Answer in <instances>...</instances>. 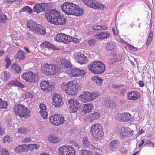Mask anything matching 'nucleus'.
<instances>
[{"label":"nucleus","mask_w":155,"mask_h":155,"mask_svg":"<svg viewBox=\"0 0 155 155\" xmlns=\"http://www.w3.org/2000/svg\"><path fill=\"white\" fill-rule=\"evenodd\" d=\"M39 107L40 109V112L41 116L44 119H46L47 118L48 112L45 105L44 104H41Z\"/></svg>","instance_id":"nucleus-23"},{"label":"nucleus","mask_w":155,"mask_h":155,"mask_svg":"<svg viewBox=\"0 0 155 155\" xmlns=\"http://www.w3.org/2000/svg\"><path fill=\"white\" fill-rule=\"evenodd\" d=\"M110 35L106 32H101L96 34L95 37L98 39H103L109 38Z\"/></svg>","instance_id":"nucleus-30"},{"label":"nucleus","mask_w":155,"mask_h":155,"mask_svg":"<svg viewBox=\"0 0 155 155\" xmlns=\"http://www.w3.org/2000/svg\"><path fill=\"white\" fill-rule=\"evenodd\" d=\"M17 132L18 133L25 134L27 133L28 130L25 128L21 127L18 129Z\"/></svg>","instance_id":"nucleus-51"},{"label":"nucleus","mask_w":155,"mask_h":155,"mask_svg":"<svg viewBox=\"0 0 155 155\" xmlns=\"http://www.w3.org/2000/svg\"><path fill=\"white\" fill-rule=\"evenodd\" d=\"M74 12L73 15H74L76 16H81L83 14L84 11L83 9L80 8L78 5H75Z\"/></svg>","instance_id":"nucleus-29"},{"label":"nucleus","mask_w":155,"mask_h":155,"mask_svg":"<svg viewBox=\"0 0 155 155\" xmlns=\"http://www.w3.org/2000/svg\"><path fill=\"white\" fill-rule=\"evenodd\" d=\"M70 38L71 39L70 41H69V42H68V43L71 41H72L75 43H78L79 42V40L77 38H73L71 37L70 36Z\"/></svg>","instance_id":"nucleus-60"},{"label":"nucleus","mask_w":155,"mask_h":155,"mask_svg":"<svg viewBox=\"0 0 155 155\" xmlns=\"http://www.w3.org/2000/svg\"><path fill=\"white\" fill-rule=\"evenodd\" d=\"M4 79L5 81H7L10 78V74L9 72L5 71L4 72Z\"/></svg>","instance_id":"nucleus-57"},{"label":"nucleus","mask_w":155,"mask_h":155,"mask_svg":"<svg viewBox=\"0 0 155 155\" xmlns=\"http://www.w3.org/2000/svg\"><path fill=\"white\" fill-rule=\"evenodd\" d=\"M14 112L16 115L21 117H28L30 114V110L22 104H16L13 108Z\"/></svg>","instance_id":"nucleus-5"},{"label":"nucleus","mask_w":155,"mask_h":155,"mask_svg":"<svg viewBox=\"0 0 155 155\" xmlns=\"http://www.w3.org/2000/svg\"><path fill=\"white\" fill-rule=\"evenodd\" d=\"M25 97L26 98L29 99L31 100L33 98L34 96L32 93L29 92H27L25 94Z\"/></svg>","instance_id":"nucleus-58"},{"label":"nucleus","mask_w":155,"mask_h":155,"mask_svg":"<svg viewBox=\"0 0 155 155\" xmlns=\"http://www.w3.org/2000/svg\"><path fill=\"white\" fill-rule=\"evenodd\" d=\"M83 145L84 147H87L89 145L90 143L87 137H84L82 141Z\"/></svg>","instance_id":"nucleus-50"},{"label":"nucleus","mask_w":155,"mask_h":155,"mask_svg":"<svg viewBox=\"0 0 155 155\" xmlns=\"http://www.w3.org/2000/svg\"><path fill=\"white\" fill-rule=\"evenodd\" d=\"M61 64L62 67L65 69L69 68L71 67L70 62L65 59H62L61 61Z\"/></svg>","instance_id":"nucleus-35"},{"label":"nucleus","mask_w":155,"mask_h":155,"mask_svg":"<svg viewBox=\"0 0 155 155\" xmlns=\"http://www.w3.org/2000/svg\"><path fill=\"white\" fill-rule=\"evenodd\" d=\"M57 118L56 125H61L65 121L64 117L60 114H58Z\"/></svg>","instance_id":"nucleus-40"},{"label":"nucleus","mask_w":155,"mask_h":155,"mask_svg":"<svg viewBox=\"0 0 155 155\" xmlns=\"http://www.w3.org/2000/svg\"><path fill=\"white\" fill-rule=\"evenodd\" d=\"M41 46L43 48H47L49 49L51 48L53 49L54 47L52 44L47 41H45L42 43Z\"/></svg>","instance_id":"nucleus-38"},{"label":"nucleus","mask_w":155,"mask_h":155,"mask_svg":"<svg viewBox=\"0 0 155 155\" xmlns=\"http://www.w3.org/2000/svg\"><path fill=\"white\" fill-rule=\"evenodd\" d=\"M2 155H9V153L8 150L5 149H4L1 152Z\"/></svg>","instance_id":"nucleus-61"},{"label":"nucleus","mask_w":155,"mask_h":155,"mask_svg":"<svg viewBox=\"0 0 155 155\" xmlns=\"http://www.w3.org/2000/svg\"><path fill=\"white\" fill-rule=\"evenodd\" d=\"M79 100L83 103L89 102L90 101L89 95V91L83 92L78 97Z\"/></svg>","instance_id":"nucleus-17"},{"label":"nucleus","mask_w":155,"mask_h":155,"mask_svg":"<svg viewBox=\"0 0 155 155\" xmlns=\"http://www.w3.org/2000/svg\"><path fill=\"white\" fill-rule=\"evenodd\" d=\"M68 148V146H63L59 148L58 153L60 155H67Z\"/></svg>","instance_id":"nucleus-28"},{"label":"nucleus","mask_w":155,"mask_h":155,"mask_svg":"<svg viewBox=\"0 0 155 155\" xmlns=\"http://www.w3.org/2000/svg\"><path fill=\"white\" fill-rule=\"evenodd\" d=\"M41 89L46 92H51L52 90L51 83L46 81H43L40 83Z\"/></svg>","instance_id":"nucleus-15"},{"label":"nucleus","mask_w":155,"mask_h":155,"mask_svg":"<svg viewBox=\"0 0 155 155\" xmlns=\"http://www.w3.org/2000/svg\"><path fill=\"white\" fill-rule=\"evenodd\" d=\"M78 87V84L72 81L63 83L61 85L62 89L67 94L72 96L77 95Z\"/></svg>","instance_id":"nucleus-2"},{"label":"nucleus","mask_w":155,"mask_h":155,"mask_svg":"<svg viewBox=\"0 0 155 155\" xmlns=\"http://www.w3.org/2000/svg\"><path fill=\"white\" fill-rule=\"evenodd\" d=\"M21 77L26 82L30 83H35L38 81L39 79L38 74L31 71L23 73Z\"/></svg>","instance_id":"nucleus-7"},{"label":"nucleus","mask_w":155,"mask_h":155,"mask_svg":"<svg viewBox=\"0 0 155 155\" xmlns=\"http://www.w3.org/2000/svg\"><path fill=\"white\" fill-rule=\"evenodd\" d=\"M15 72L17 73H19L21 70V67L18 65L14 64L12 66Z\"/></svg>","instance_id":"nucleus-49"},{"label":"nucleus","mask_w":155,"mask_h":155,"mask_svg":"<svg viewBox=\"0 0 155 155\" xmlns=\"http://www.w3.org/2000/svg\"><path fill=\"white\" fill-rule=\"evenodd\" d=\"M34 29L33 32L34 33L44 35L46 33L45 27L41 25L37 24Z\"/></svg>","instance_id":"nucleus-19"},{"label":"nucleus","mask_w":155,"mask_h":155,"mask_svg":"<svg viewBox=\"0 0 155 155\" xmlns=\"http://www.w3.org/2000/svg\"><path fill=\"white\" fill-rule=\"evenodd\" d=\"M4 60L6 62V68H8L9 67L11 64V61L10 60L9 58L8 57H5Z\"/></svg>","instance_id":"nucleus-56"},{"label":"nucleus","mask_w":155,"mask_h":155,"mask_svg":"<svg viewBox=\"0 0 155 155\" xmlns=\"http://www.w3.org/2000/svg\"><path fill=\"white\" fill-rule=\"evenodd\" d=\"M123 58V55L121 54H114L113 58L109 60L108 63L110 64H113L114 62L121 61Z\"/></svg>","instance_id":"nucleus-22"},{"label":"nucleus","mask_w":155,"mask_h":155,"mask_svg":"<svg viewBox=\"0 0 155 155\" xmlns=\"http://www.w3.org/2000/svg\"><path fill=\"white\" fill-rule=\"evenodd\" d=\"M45 17L49 22L56 25H63L66 22L65 18L61 15L59 12L54 10L47 12Z\"/></svg>","instance_id":"nucleus-1"},{"label":"nucleus","mask_w":155,"mask_h":155,"mask_svg":"<svg viewBox=\"0 0 155 155\" xmlns=\"http://www.w3.org/2000/svg\"><path fill=\"white\" fill-rule=\"evenodd\" d=\"M69 3H64L61 5V8L62 11L66 14H68Z\"/></svg>","instance_id":"nucleus-43"},{"label":"nucleus","mask_w":155,"mask_h":155,"mask_svg":"<svg viewBox=\"0 0 155 155\" xmlns=\"http://www.w3.org/2000/svg\"><path fill=\"white\" fill-rule=\"evenodd\" d=\"M88 68L91 72L97 74L103 73L105 70L104 64L100 61H95L88 65Z\"/></svg>","instance_id":"nucleus-4"},{"label":"nucleus","mask_w":155,"mask_h":155,"mask_svg":"<svg viewBox=\"0 0 155 155\" xmlns=\"http://www.w3.org/2000/svg\"><path fill=\"white\" fill-rule=\"evenodd\" d=\"M61 95L58 94H55L52 97V105L56 107H59L61 105L62 101Z\"/></svg>","instance_id":"nucleus-12"},{"label":"nucleus","mask_w":155,"mask_h":155,"mask_svg":"<svg viewBox=\"0 0 155 155\" xmlns=\"http://www.w3.org/2000/svg\"><path fill=\"white\" fill-rule=\"evenodd\" d=\"M27 145L24 144L19 145L15 148V150L16 153H22L27 150Z\"/></svg>","instance_id":"nucleus-31"},{"label":"nucleus","mask_w":155,"mask_h":155,"mask_svg":"<svg viewBox=\"0 0 155 155\" xmlns=\"http://www.w3.org/2000/svg\"><path fill=\"white\" fill-rule=\"evenodd\" d=\"M68 150L67 155H75V150L72 147L68 146Z\"/></svg>","instance_id":"nucleus-47"},{"label":"nucleus","mask_w":155,"mask_h":155,"mask_svg":"<svg viewBox=\"0 0 155 155\" xmlns=\"http://www.w3.org/2000/svg\"><path fill=\"white\" fill-rule=\"evenodd\" d=\"M25 54L21 50H19L17 52L15 56V59L17 61L24 59Z\"/></svg>","instance_id":"nucleus-27"},{"label":"nucleus","mask_w":155,"mask_h":155,"mask_svg":"<svg viewBox=\"0 0 155 155\" xmlns=\"http://www.w3.org/2000/svg\"><path fill=\"white\" fill-rule=\"evenodd\" d=\"M120 120L122 121L133 122L134 120V118L128 113L122 114Z\"/></svg>","instance_id":"nucleus-20"},{"label":"nucleus","mask_w":155,"mask_h":155,"mask_svg":"<svg viewBox=\"0 0 155 155\" xmlns=\"http://www.w3.org/2000/svg\"><path fill=\"white\" fill-rule=\"evenodd\" d=\"M48 140L50 142L53 143H57L59 141V139L54 135L49 136L48 137Z\"/></svg>","instance_id":"nucleus-41"},{"label":"nucleus","mask_w":155,"mask_h":155,"mask_svg":"<svg viewBox=\"0 0 155 155\" xmlns=\"http://www.w3.org/2000/svg\"><path fill=\"white\" fill-rule=\"evenodd\" d=\"M116 48V46L114 43L109 42L106 43L105 49L108 51H114Z\"/></svg>","instance_id":"nucleus-32"},{"label":"nucleus","mask_w":155,"mask_h":155,"mask_svg":"<svg viewBox=\"0 0 155 155\" xmlns=\"http://www.w3.org/2000/svg\"><path fill=\"white\" fill-rule=\"evenodd\" d=\"M28 11L30 14H31L33 12L32 9L29 6H26L24 7L22 9L19 11V12L21 13L23 12Z\"/></svg>","instance_id":"nucleus-46"},{"label":"nucleus","mask_w":155,"mask_h":155,"mask_svg":"<svg viewBox=\"0 0 155 155\" xmlns=\"http://www.w3.org/2000/svg\"><path fill=\"white\" fill-rule=\"evenodd\" d=\"M41 71L46 75L53 76L56 74L57 73H60L63 71V70L62 68H58L56 65L45 64L42 66Z\"/></svg>","instance_id":"nucleus-3"},{"label":"nucleus","mask_w":155,"mask_h":155,"mask_svg":"<svg viewBox=\"0 0 155 155\" xmlns=\"http://www.w3.org/2000/svg\"><path fill=\"white\" fill-rule=\"evenodd\" d=\"M58 118V114L51 115L49 118L50 122L54 125H56L57 120Z\"/></svg>","instance_id":"nucleus-44"},{"label":"nucleus","mask_w":155,"mask_h":155,"mask_svg":"<svg viewBox=\"0 0 155 155\" xmlns=\"http://www.w3.org/2000/svg\"><path fill=\"white\" fill-rule=\"evenodd\" d=\"M82 155H92L91 152L89 150H83L81 151Z\"/></svg>","instance_id":"nucleus-55"},{"label":"nucleus","mask_w":155,"mask_h":155,"mask_svg":"<svg viewBox=\"0 0 155 155\" xmlns=\"http://www.w3.org/2000/svg\"><path fill=\"white\" fill-rule=\"evenodd\" d=\"M12 138L10 136H6L3 139V142L5 143H8L11 141Z\"/></svg>","instance_id":"nucleus-53"},{"label":"nucleus","mask_w":155,"mask_h":155,"mask_svg":"<svg viewBox=\"0 0 155 155\" xmlns=\"http://www.w3.org/2000/svg\"><path fill=\"white\" fill-rule=\"evenodd\" d=\"M109 147L111 151H115L117 150L120 146V143L118 140H112L109 143Z\"/></svg>","instance_id":"nucleus-18"},{"label":"nucleus","mask_w":155,"mask_h":155,"mask_svg":"<svg viewBox=\"0 0 155 155\" xmlns=\"http://www.w3.org/2000/svg\"><path fill=\"white\" fill-rule=\"evenodd\" d=\"M124 43L127 45L130 50L134 51H137V49L136 48L128 44L127 42H124Z\"/></svg>","instance_id":"nucleus-54"},{"label":"nucleus","mask_w":155,"mask_h":155,"mask_svg":"<svg viewBox=\"0 0 155 155\" xmlns=\"http://www.w3.org/2000/svg\"><path fill=\"white\" fill-rule=\"evenodd\" d=\"M91 80L99 86H100L102 84L103 82V80L101 78L95 76L91 78Z\"/></svg>","instance_id":"nucleus-36"},{"label":"nucleus","mask_w":155,"mask_h":155,"mask_svg":"<svg viewBox=\"0 0 155 155\" xmlns=\"http://www.w3.org/2000/svg\"><path fill=\"white\" fill-rule=\"evenodd\" d=\"M8 104L6 101L3 100L0 98V108L1 109H6L7 108Z\"/></svg>","instance_id":"nucleus-45"},{"label":"nucleus","mask_w":155,"mask_h":155,"mask_svg":"<svg viewBox=\"0 0 155 155\" xmlns=\"http://www.w3.org/2000/svg\"><path fill=\"white\" fill-rule=\"evenodd\" d=\"M8 85H11V86H18L22 88H24L25 87L23 84L16 80H13L10 81L6 85L5 87H7V86Z\"/></svg>","instance_id":"nucleus-26"},{"label":"nucleus","mask_w":155,"mask_h":155,"mask_svg":"<svg viewBox=\"0 0 155 155\" xmlns=\"http://www.w3.org/2000/svg\"><path fill=\"white\" fill-rule=\"evenodd\" d=\"M75 57L78 61V62L81 64H86L89 62L87 58L80 53H76L75 55Z\"/></svg>","instance_id":"nucleus-14"},{"label":"nucleus","mask_w":155,"mask_h":155,"mask_svg":"<svg viewBox=\"0 0 155 155\" xmlns=\"http://www.w3.org/2000/svg\"><path fill=\"white\" fill-rule=\"evenodd\" d=\"M100 28H101L100 25H95L92 27V29L94 30H100Z\"/></svg>","instance_id":"nucleus-63"},{"label":"nucleus","mask_w":155,"mask_h":155,"mask_svg":"<svg viewBox=\"0 0 155 155\" xmlns=\"http://www.w3.org/2000/svg\"><path fill=\"white\" fill-rule=\"evenodd\" d=\"M68 5L69 6L68 8V15H73V13H74V11L75 5L71 3H69Z\"/></svg>","instance_id":"nucleus-39"},{"label":"nucleus","mask_w":155,"mask_h":155,"mask_svg":"<svg viewBox=\"0 0 155 155\" xmlns=\"http://www.w3.org/2000/svg\"><path fill=\"white\" fill-rule=\"evenodd\" d=\"M55 40L58 42H61L64 43H68V42L70 41V36L62 33H59L57 34L54 38Z\"/></svg>","instance_id":"nucleus-11"},{"label":"nucleus","mask_w":155,"mask_h":155,"mask_svg":"<svg viewBox=\"0 0 155 155\" xmlns=\"http://www.w3.org/2000/svg\"><path fill=\"white\" fill-rule=\"evenodd\" d=\"M78 77L79 76H83L85 75L86 73V71L85 70L80 69L78 68Z\"/></svg>","instance_id":"nucleus-52"},{"label":"nucleus","mask_w":155,"mask_h":155,"mask_svg":"<svg viewBox=\"0 0 155 155\" xmlns=\"http://www.w3.org/2000/svg\"><path fill=\"white\" fill-rule=\"evenodd\" d=\"M48 5L47 3H37L34 5L33 11L38 13L44 12L45 10V8H47Z\"/></svg>","instance_id":"nucleus-13"},{"label":"nucleus","mask_w":155,"mask_h":155,"mask_svg":"<svg viewBox=\"0 0 155 155\" xmlns=\"http://www.w3.org/2000/svg\"><path fill=\"white\" fill-rule=\"evenodd\" d=\"M37 24L35 22L31 20H29L27 21V26L33 32Z\"/></svg>","instance_id":"nucleus-34"},{"label":"nucleus","mask_w":155,"mask_h":155,"mask_svg":"<svg viewBox=\"0 0 155 155\" xmlns=\"http://www.w3.org/2000/svg\"><path fill=\"white\" fill-rule=\"evenodd\" d=\"M8 18L6 15L0 13V20L1 22L5 23L8 20Z\"/></svg>","instance_id":"nucleus-48"},{"label":"nucleus","mask_w":155,"mask_h":155,"mask_svg":"<svg viewBox=\"0 0 155 155\" xmlns=\"http://www.w3.org/2000/svg\"><path fill=\"white\" fill-rule=\"evenodd\" d=\"M80 105L78 101L75 98H71L68 101V107L72 113H74L77 112Z\"/></svg>","instance_id":"nucleus-9"},{"label":"nucleus","mask_w":155,"mask_h":155,"mask_svg":"<svg viewBox=\"0 0 155 155\" xmlns=\"http://www.w3.org/2000/svg\"><path fill=\"white\" fill-rule=\"evenodd\" d=\"M89 95L91 102L96 99L100 95V93L97 92H94L92 93H90L89 92Z\"/></svg>","instance_id":"nucleus-37"},{"label":"nucleus","mask_w":155,"mask_h":155,"mask_svg":"<svg viewBox=\"0 0 155 155\" xmlns=\"http://www.w3.org/2000/svg\"><path fill=\"white\" fill-rule=\"evenodd\" d=\"M78 68H73L66 71V73L70 75L71 77H78Z\"/></svg>","instance_id":"nucleus-33"},{"label":"nucleus","mask_w":155,"mask_h":155,"mask_svg":"<svg viewBox=\"0 0 155 155\" xmlns=\"http://www.w3.org/2000/svg\"><path fill=\"white\" fill-rule=\"evenodd\" d=\"M83 2L88 6L95 9L102 10L105 6L102 4L94 0H82Z\"/></svg>","instance_id":"nucleus-8"},{"label":"nucleus","mask_w":155,"mask_h":155,"mask_svg":"<svg viewBox=\"0 0 155 155\" xmlns=\"http://www.w3.org/2000/svg\"><path fill=\"white\" fill-rule=\"evenodd\" d=\"M127 99L131 101H136L139 98L140 93L137 91H129L127 94Z\"/></svg>","instance_id":"nucleus-16"},{"label":"nucleus","mask_w":155,"mask_h":155,"mask_svg":"<svg viewBox=\"0 0 155 155\" xmlns=\"http://www.w3.org/2000/svg\"><path fill=\"white\" fill-rule=\"evenodd\" d=\"M90 132L94 138L97 140L101 139L103 135L102 127L98 123L92 125L90 129Z\"/></svg>","instance_id":"nucleus-6"},{"label":"nucleus","mask_w":155,"mask_h":155,"mask_svg":"<svg viewBox=\"0 0 155 155\" xmlns=\"http://www.w3.org/2000/svg\"><path fill=\"white\" fill-rule=\"evenodd\" d=\"M104 104L106 107L111 109L114 108L116 106L115 102L110 98L106 99L104 102Z\"/></svg>","instance_id":"nucleus-25"},{"label":"nucleus","mask_w":155,"mask_h":155,"mask_svg":"<svg viewBox=\"0 0 155 155\" xmlns=\"http://www.w3.org/2000/svg\"><path fill=\"white\" fill-rule=\"evenodd\" d=\"M93 109V106L91 103L83 104L81 106V110L84 114L91 112Z\"/></svg>","instance_id":"nucleus-21"},{"label":"nucleus","mask_w":155,"mask_h":155,"mask_svg":"<svg viewBox=\"0 0 155 155\" xmlns=\"http://www.w3.org/2000/svg\"><path fill=\"white\" fill-rule=\"evenodd\" d=\"M100 118V114L97 112L90 114L88 116V118L91 122H94L98 120Z\"/></svg>","instance_id":"nucleus-24"},{"label":"nucleus","mask_w":155,"mask_h":155,"mask_svg":"<svg viewBox=\"0 0 155 155\" xmlns=\"http://www.w3.org/2000/svg\"><path fill=\"white\" fill-rule=\"evenodd\" d=\"M117 132L120 134L122 137H124L126 136H130L133 134V131L129 127L125 128L124 126L118 127L116 128Z\"/></svg>","instance_id":"nucleus-10"},{"label":"nucleus","mask_w":155,"mask_h":155,"mask_svg":"<svg viewBox=\"0 0 155 155\" xmlns=\"http://www.w3.org/2000/svg\"><path fill=\"white\" fill-rule=\"evenodd\" d=\"M145 144L149 145L150 147H153L154 146L153 143L150 140H147L145 142Z\"/></svg>","instance_id":"nucleus-62"},{"label":"nucleus","mask_w":155,"mask_h":155,"mask_svg":"<svg viewBox=\"0 0 155 155\" xmlns=\"http://www.w3.org/2000/svg\"><path fill=\"white\" fill-rule=\"evenodd\" d=\"M88 43L90 46L94 45L96 43V41L94 39H92L89 40Z\"/></svg>","instance_id":"nucleus-59"},{"label":"nucleus","mask_w":155,"mask_h":155,"mask_svg":"<svg viewBox=\"0 0 155 155\" xmlns=\"http://www.w3.org/2000/svg\"><path fill=\"white\" fill-rule=\"evenodd\" d=\"M31 140L29 137H27L23 139V142L24 143H27L30 141Z\"/></svg>","instance_id":"nucleus-64"},{"label":"nucleus","mask_w":155,"mask_h":155,"mask_svg":"<svg viewBox=\"0 0 155 155\" xmlns=\"http://www.w3.org/2000/svg\"><path fill=\"white\" fill-rule=\"evenodd\" d=\"M27 148H28L30 151H31L34 149L38 150L39 147V145L37 144H28L27 145Z\"/></svg>","instance_id":"nucleus-42"}]
</instances>
